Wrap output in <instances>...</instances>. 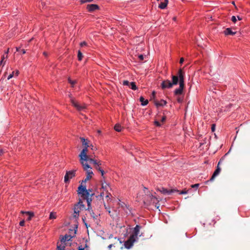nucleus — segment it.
I'll list each match as a JSON object with an SVG mask.
<instances>
[{
	"mask_svg": "<svg viewBox=\"0 0 250 250\" xmlns=\"http://www.w3.org/2000/svg\"><path fill=\"white\" fill-rule=\"evenodd\" d=\"M184 76V72L182 69H180L176 75H172L171 76V83L173 86L179 83V87L174 91V94L176 97V100L179 103H181L183 101V97L182 96V95L185 87Z\"/></svg>",
	"mask_w": 250,
	"mask_h": 250,
	"instance_id": "nucleus-1",
	"label": "nucleus"
},
{
	"mask_svg": "<svg viewBox=\"0 0 250 250\" xmlns=\"http://www.w3.org/2000/svg\"><path fill=\"white\" fill-rule=\"evenodd\" d=\"M89 146H85L79 155L80 158V163L82 164L83 168L85 169L86 168H90V166L88 165L87 162H89L93 164H96V161L92 158V156L87 154L88 152V147Z\"/></svg>",
	"mask_w": 250,
	"mask_h": 250,
	"instance_id": "nucleus-2",
	"label": "nucleus"
},
{
	"mask_svg": "<svg viewBox=\"0 0 250 250\" xmlns=\"http://www.w3.org/2000/svg\"><path fill=\"white\" fill-rule=\"evenodd\" d=\"M78 194L83 199H86L87 203V206L90 207V204L92 202V197L94 195V193H90L89 190H87L85 186L82 185L78 187Z\"/></svg>",
	"mask_w": 250,
	"mask_h": 250,
	"instance_id": "nucleus-3",
	"label": "nucleus"
},
{
	"mask_svg": "<svg viewBox=\"0 0 250 250\" xmlns=\"http://www.w3.org/2000/svg\"><path fill=\"white\" fill-rule=\"evenodd\" d=\"M141 226L136 225L133 229V233L130 236L128 239L125 242V246L126 249H130L133 243L138 239Z\"/></svg>",
	"mask_w": 250,
	"mask_h": 250,
	"instance_id": "nucleus-4",
	"label": "nucleus"
},
{
	"mask_svg": "<svg viewBox=\"0 0 250 250\" xmlns=\"http://www.w3.org/2000/svg\"><path fill=\"white\" fill-rule=\"evenodd\" d=\"M73 237L71 235L68 234H65L64 236H62L61 238V244H59V243L57 244V250H64L66 246V242L71 241Z\"/></svg>",
	"mask_w": 250,
	"mask_h": 250,
	"instance_id": "nucleus-5",
	"label": "nucleus"
},
{
	"mask_svg": "<svg viewBox=\"0 0 250 250\" xmlns=\"http://www.w3.org/2000/svg\"><path fill=\"white\" fill-rule=\"evenodd\" d=\"M72 104L74 106L78 111H82L86 108V105L84 104H81L79 103L76 101L73 98L71 97V95H69Z\"/></svg>",
	"mask_w": 250,
	"mask_h": 250,
	"instance_id": "nucleus-6",
	"label": "nucleus"
},
{
	"mask_svg": "<svg viewBox=\"0 0 250 250\" xmlns=\"http://www.w3.org/2000/svg\"><path fill=\"white\" fill-rule=\"evenodd\" d=\"M224 159V156L222 157L220 161H219L217 168L215 171L214 172L213 175H212L210 179V181H212L214 178L219 174L221 171V168L219 166L221 163V162Z\"/></svg>",
	"mask_w": 250,
	"mask_h": 250,
	"instance_id": "nucleus-7",
	"label": "nucleus"
},
{
	"mask_svg": "<svg viewBox=\"0 0 250 250\" xmlns=\"http://www.w3.org/2000/svg\"><path fill=\"white\" fill-rule=\"evenodd\" d=\"M171 82L169 80H166L163 81L161 83V87L162 89H165L167 88H171L173 87Z\"/></svg>",
	"mask_w": 250,
	"mask_h": 250,
	"instance_id": "nucleus-8",
	"label": "nucleus"
},
{
	"mask_svg": "<svg viewBox=\"0 0 250 250\" xmlns=\"http://www.w3.org/2000/svg\"><path fill=\"white\" fill-rule=\"evenodd\" d=\"M158 190L160 191L162 193L165 195H171L174 192L178 191V190L176 189H173L168 190L163 187L158 188Z\"/></svg>",
	"mask_w": 250,
	"mask_h": 250,
	"instance_id": "nucleus-9",
	"label": "nucleus"
},
{
	"mask_svg": "<svg viewBox=\"0 0 250 250\" xmlns=\"http://www.w3.org/2000/svg\"><path fill=\"white\" fill-rule=\"evenodd\" d=\"M92 167H90V168H86L85 169H83L84 170L86 171V177L85 179L83 180V182L86 183L88 180L90 179L92 175H93V173L92 171L91 170Z\"/></svg>",
	"mask_w": 250,
	"mask_h": 250,
	"instance_id": "nucleus-10",
	"label": "nucleus"
},
{
	"mask_svg": "<svg viewBox=\"0 0 250 250\" xmlns=\"http://www.w3.org/2000/svg\"><path fill=\"white\" fill-rule=\"evenodd\" d=\"M81 210V208H80V205L77 204L75 205L74 207V214L73 217L75 218H78L79 216V213Z\"/></svg>",
	"mask_w": 250,
	"mask_h": 250,
	"instance_id": "nucleus-11",
	"label": "nucleus"
},
{
	"mask_svg": "<svg viewBox=\"0 0 250 250\" xmlns=\"http://www.w3.org/2000/svg\"><path fill=\"white\" fill-rule=\"evenodd\" d=\"M86 8L89 12H92L96 10H98L99 6L97 4H90L87 5Z\"/></svg>",
	"mask_w": 250,
	"mask_h": 250,
	"instance_id": "nucleus-12",
	"label": "nucleus"
},
{
	"mask_svg": "<svg viewBox=\"0 0 250 250\" xmlns=\"http://www.w3.org/2000/svg\"><path fill=\"white\" fill-rule=\"evenodd\" d=\"M114 239L115 242L114 243V244H111L108 246L109 249H111L112 247H115L116 246H118L119 245H120L122 243V242L119 239H117L116 237H115Z\"/></svg>",
	"mask_w": 250,
	"mask_h": 250,
	"instance_id": "nucleus-13",
	"label": "nucleus"
},
{
	"mask_svg": "<svg viewBox=\"0 0 250 250\" xmlns=\"http://www.w3.org/2000/svg\"><path fill=\"white\" fill-rule=\"evenodd\" d=\"M87 210H88L89 214L91 218H92L94 220L97 219L98 216L94 213L93 210H92L91 207L89 208L88 207Z\"/></svg>",
	"mask_w": 250,
	"mask_h": 250,
	"instance_id": "nucleus-14",
	"label": "nucleus"
},
{
	"mask_svg": "<svg viewBox=\"0 0 250 250\" xmlns=\"http://www.w3.org/2000/svg\"><path fill=\"white\" fill-rule=\"evenodd\" d=\"M167 103L166 101H165L164 100H161L160 102H159L157 100L154 101V104H155V105L157 107L166 105L167 104Z\"/></svg>",
	"mask_w": 250,
	"mask_h": 250,
	"instance_id": "nucleus-15",
	"label": "nucleus"
},
{
	"mask_svg": "<svg viewBox=\"0 0 250 250\" xmlns=\"http://www.w3.org/2000/svg\"><path fill=\"white\" fill-rule=\"evenodd\" d=\"M225 35H234L236 34L235 32L232 31L231 29L230 28H227L224 31Z\"/></svg>",
	"mask_w": 250,
	"mask_h": 250,
	"instance_id": "nucleus-16",
	"label": "nucleus"
},
{
	"mask_svg": "<svg viewBox=\"0 0 250 250\" xmlns=\"http://www.w3.org/2000/svg\"><path fill=\"white\" fill-rule=\"evenodd\" d=\"M168 3V0H164L163 2H161L160 4L159 5V8L162 9H165Z\"/></svg>",
	"mask_w": 250,
	"mask_h": 250,
	"instance_id": "nucleus-17",
	"label": "nucleus"
},
{
	"mask_svg": "<svg viewBox=\"0 0 250 250\" xmlns=\"http://www.w3.org/2000/svg\"><path fill=\"white\" fill-rule=\"evenodd\" d=\"M19 74V72L18 70H17L16 72L13 71L11 74H10L7 77V80H9L14 76H18Z\"/></svg>",
	"mask_w": 250,
	"mask_h": 250,
	"instance_id": "nucleus-18",
	"label": "nucleus"
},
{
	"mask_svg": "<svg viewBox=\"0 0 250 250\" xmlns=\"http://www.w3.org/2000/svg\"><path fill=\"white\" fill-rule=\"evenodd\" d=\"M21 212L23 214L25 213L26 214H27L28 216V218H27V219L28 220H30L31 219V218L34 216V213H33V212H32L21 211Z\"/></svg>",
	"mask_w": 250,
	"mask_h": 250,
	"instance_id": "nucleus-19",
	"label": "nucleus"
},
{
	"mask_svg": "<svg viewBox=\"0 0 250 250\" xmlns=\"http://www.w3.org/2000/svg\"><path fill=\"white\" fill-rule=\"evenodd\" d=\"M140 101L141 102V105L143 106H145L148 103V101L147 100H145L143 97H141L140 98Z\"/></svg>",
	"mask_w": 250,
	"mask_h": 250,
	"instance_id": "nucleus-20",
	"label": "nucleus"
},
{
	"mask_svg": "<svg viewBox=\"0 0 250 250\" xmlns=\"http://www.w3.org/2000/svg\"><path fill=\"white\" fill-rule=\"evenodd\" d=\"M76 170L68 171V173L70 179H72L75 176Z\"/></svg>",
	"mask_w": 250,
	"mask_h": 250,
	"instance_id": "nucleus-21",
	"label": "nucleus"
},
{
	"mask_svg": "<svg viewBox=\"0 0 250 250\" xmlns=\"http://www.w3.org/2000/svg\"><path fill=\"white\" fill-rule=\"evenodd\" d=\"M122 128V127L121 125L119 124H116V125H115L114 126V129L116 131H118V132L121 131Z\"/></svg>",
	"mask_w": 250,
	"mask_h": 250,
	"instance_id": "nucleus-22",
	"label": "nucleus"
},
{
	"mask_svg": "<svg viewBox=\"0 0 250 250\" xmlns=\"http://www.w3.org/2000/svg\"><path fill=\"white\" fill-rule=\"evenodd\" d=\"M93 165H94L96 169H97L99 171L101 170V168L100 167V166L101 165V163L100 161L98 162L96 161V164H93Z\"/></svg>",
	"mask_w": 250,
	"mask_h": 250,
	"instance_id": "nucleus-23",
	"label": "nucleus"
},
{
	"mask_svg": "<svg viewBox=\"0 0 250 250\" xmlns=\"http://www.w3.org/2000/svg\"><path fill=\"white\" fill-rule=\"evenodd\" d=\"M77 204L80 205V208H81V210H83L85 208V206L84 204H83V201L81 200V199L79 200V201Z\"/></svg>",
	"mask_w": 250,
	"mask_h": 250,
	"instance_id": "nucleus-24",
	"label": "nucleus"
},
{
	"mask_svg": "<svg viewBox=\"0 0 250 250\" xmlns=\"http://www.w3.org/2000/svg\"><path fill=\"white\" fill-rule=\"evenodd\" d=\"M69 180H70V178L68 175V171H67L64 176V181L65 183H67L69 182Z\"/></svg>",
	"mask_w": 250,
	"mask_h": 250,
	"instance_id": "nucleus-25",
	"label": "nucleus"
},
{
	"mask_svg": "<svg viewBox=\"0 0 250 250\" xmlns=\"http://www.w3.org/2000/svg\"><path fill=\"white\" fill-rule=\"evenodd\" d=\"M7 58V55H6L5 57L4 55H3L2 57H1V60L0 62V65L2 64V66H3L5 63V61L4 62V60L5 58Z\"/></svg>",
	"mask_w": 250,
	"mask_h": 250,
	"instance_id": "nucleus-26",
	"label": "nucleus"
},
{
	"mask_svg": "<svg viewBox=\"0 0 250 250\" xmlns=\"http://www.w3.org/2000/svg\"><path fill=\"white\" fill-rule=\"evenodd\" d=\"M80 139L81 140V141L82 142V144L83 146H88L86 140L84 138L81 137Z\"/></svg>",
	"mask_w": 250,
	"mask_h": 250,
	"instance_id": "nucleus-27",
	"label": "nucleus"
},
{
	"mask_svg": "<svg viewBox=\"0 0 250 250\" xmlns=\"http://www.w3.org/2000/svg\"><path fill=\"white\" fill-rule=\"evenodd\" d=\"M130 86L131 87V88L133 90H136L137 89V87L136 85L135 82H131Z\"/></svg>",
	"mask_w": 250,
	"mask_h": 250,
	"instance_id": "nucleus-28",
	"label": "nucleus"
},
{
	"mask_svg": "<svg viewBox=\"0 0 250 250\" xmlns=\"http://www.w3.org/2000/svg\"><path fill=\"white\" fill-rule=\"evenodd\" d=\"M7 74V72H5L2 78L0 80V84H3L4 81L5 80V78L6 77V75Z\"/></svg>",
	"mask_w": 250,
	"mask_h": 250,
	"instance_id": "nucleus-29",
	"label": "nucleus"
},
{
	"mask_svg": "<svg viewBox=\"0 0 250 250\" xmlns=\"http://www.w3.org/2000/svg\"><path fill=\"white\" fill-rule=\"evenodd\" d=\"M56 218V213L52 212L50 213L49 219H55Z\"/></svg>",
	"mask_w": 250,
	"mask_h": 250,
	"instance_id": "nucleus-30",
	"label": "nucleus"
},
{
	"mask_svg": "<svg viewBox=\"0 0 250 250\" xmlns=\"http://www.w3.org/2000/svg\"><path fill=\"white\" fill-rule=\"evenodd\" d=\"M83 54L81 53V52L79 50L78 53V58L79 61H81L83 58Z\"/></svg>",
	"mask_w": 250,
	"mask_h": 250,
	"instance_id": "nucleus-31",
	"label": "nucleus"
},
{
	"mask_svg": "<svg viewBox=\"0 0 250 250\" xmlns=\"http://www.w3.org/2000/svg\"><path fill=\"white\" fill-rule=\"evenodd\" d=\"M104 207H105V208L106 209V210L108 211V212L109 214L110 215V216L112 217H114V214L111 213V210H110L109 207H107L105 206V205H104Z\"/></svg>",
	"mask_w": 250,
	"mask_h": 250,
	"instance_id": "nucleus-32",
	"label": "nucleus"
},
{
	"mask_svg": "<svg viewBox=\"0 0 250 250\" xmlns=\"http://www.w3.org/2000/svg\"><path fill=\"white\" fill-rule=\"evenodd\" d=\"M123 84L124 85H127V86H130V83H129V81H128L127 80H125L123 81Z\"/></svg>",
	"mask_w": 250,
	"mask_h": 250,
	"instance_id": "nucleus-33",
	"label": "nucleus"
},
{
	"mask_svg": "<svg viewBox=\"0 0 250 250\" xmlns=\"http://www.w3.org/2000/svg\"><path fill=\"white\" fill-rule=\"evenodd\" d=\"M149 197H150V199H151V202H152L153 203H154V202H155V201H154V200H155V199H157L156 198V197H155V196H154L153 195H149Z\"/></svg>",
	"mask_w": 250,
	"mask_h": 250,
	"instance_id": "nucleus-34",
	"label": "nucleus"
},
{
	"mask_svg": "<svg viewBox=\"0 0 250 250\" xmlns=\"http://www.w3.org/2000/svg\"><path fill=\"white\" fill-rule=\"evenodd\" d=\"M231 20L234 23H235L237 21V19H236L235 16H233L231 17Z\"/></svg>",
	"mask_w": 250,
	"mask_h": 250,
	"instance_id": "nucleus-35",
	"label": "nucleus"
},
{
	"mask_svg": "<svg viewBox=\"0 0 250 250\" xmlns=\"http://www.w3.org/2000/svg\"><path fill=\"white\" fill-rule=\"evenodd\" d=\"M93 0H81V3H84L87 2H92Z\"/></svg>",
	"mask_w": 250,
	"mask_h": 250,
	"instance_id": "nucleus-36",
	"label": "nucleus"
},
{
	"mask_svg": "<svg viewBox=\"0 0 250 250\" xmlns=\"http://www.w3.org/2000/svg\"><path fill=\"white\" fill-rule=\"evenodd\" d=\"M156 93L155 91H153L152 93V95L151 96V100L154 99L155 97Z\"/></svg>",
	"mask_w": 250,
	"mask_h": 250,
	"instance_id": "nucleus-37",
	"label": "nucleus"
},
{
	"mask_svg": "<svg viewBox=\"0 0 250 250\" xmlns=\"http://www.w3.org/2000/svg\"><path fill=\"white\" fill-rule=\"evenodd\" d=\"M80 45L81 47H83L84 46H86L87 43L85 42H83L80 43Z\"/></svg>",
	"mask_w": 250,
	"mask_h": 250,
	"instance_id": "nucleus-38",
	"label": "nucleus"
},
{
	"mask_svg": "<svg viewBox=\"0 0 250 250\" xmlns=\"http://www.w3.org/2000/svg\"><path fill=\"white\" fill-rule=\"evenodd\" d=\"M199 186V184H194V185H192L191 186V187L192 188H197Z\"/></svg>",
	"mask_w": 250,
	"mask_h": 250,
	"instance_id": "nucleus-39",
	"label": "nucleus"
},
{
	"mask_svg": "<svg viewBox=\"0 0 250 250\" xmlns=\"http://www.w3.org/2000/svg\"><path fill=\"white\" fill-rule=\"evenodd\" d=\"M138 57H139V60L140 61H143L144 60V56L143 55H139Z\"/></svg>",
	"mask_w": 250,
	"mask_h": 250,
	"instance_id": "nucleus-40",
	"label": "nucleus"
},
{
	"mask_svg": "<svg viewBox=\"0 0 250 250\" xmlns=\"http://www.w3.org/2000/svg\"><path fill=\"white\" fill-rule=\"evenodd\" d=\"M68 81H69V82L72 84V86L75 83V81H72L70 79H69Z\"/></svg>",
	"mask_w": 250,
	"mask_h": 250,
	"instance_id": "nucleus-41",
	"label": "nucleus"
},
{
	"mask_svg": "<svg viewBox=\"0 0 250 250\" xmlns=\"http://www.w3.org/2000/svg\"><path fill=\"white\" fill-rule=\"evenodd\" d=\"M154 123H155V125L158 126H160L161 125L160 123L158 121H155Z\"/></svg>",
	"mask_w": 250,
	"mask_h": 250,
	"instance_id": "nucleus-42",
	"label": "nucleus"
},
{
	"mask_svg": "<svg viewBox=\"0 0 250 250\" xmlns=\"http://www.w3.org/2000/svg\"><path fill=\"white\" fill-rule=\"evenodd\" d=\"M187 193V190H182L180 193V194H186Z\"/></svg>",
	"mask_w": 250,
	"mask_h": 250,
	"instance_id": "nucleus-43",
	"label": "nucleus"
},
{
	"mask_svg": "<svg viewBox=\"0 0 250 250\" xmlns=\"http://www.w3.org/2000/svg\"><path fill=\"white\" fill-rule=\"evenodd\" d=\"M24 225V221L22 220L20 222V225L21 226H23Z\"/></svg>",
	"mask_w": 250,
	"mask_h": 250,
	"instance_id": "nucleus-44",
	"label": "nucleus"
},
{
	"mask_svg": "<svg viewBox=\"0 0 250 250\" xmlns=\"http://www.w3.org/2000/svg\"><path fill=\"white\" fill-rule=\"evenodd\" d=\"M99 171L101 172L102 176H104V170L101 169V170H100Z\"/></svg>",
	"mask_w": 250,
	"mask_h": 250,
	"instance_id": "nucleus-45",
	"label": "nucleus"
},
{
	"mask_svg": "<svg viewBox=\"0 0 250 250\" xmlns=\"http://www.w3.org/2000/svg\"><path fill=\"white\" fill-rule=\"evenodd\" d=\"M184 58H181L180 59V63L181 64H182V63H183V62H184Z\"/></svg>",
	"mask_w": 250,
	"mask_h": 250,
	"instance_id": "nucleus-46",
	"label": "nucleus"
},
{
	"mask_svg": "<svg viewBox=\"0 0 250 250\" xmlns=\"http://www.w3.org/2000/svg\"><path fill=\"white\" fill-rule=\"evenodd\" d=\"M166 117L165 116H163L162 117V119H161V122H164L165 121V120H166Z\"/></svg>",
	"mask_w": 250,
	"mask_h": 250,
	"instance_id": "nucleus-47",
	"label": "nucleus"
},
{
	"mask_svg": "<svg viewBox=\"0 0 250 250\" xmlns=\"http://www.w3.org/2000/svg\"><path fill=\"white\" fill-rule=\"evenodd\" d=\"M211 129H212V131H214V130H215V125H212Z\"/></svg>",
	"mask_w": 250,
	"mask_h": 250,
	"instance_id": "nucleus-48",
	"label": "nucleus"
},
{
	"mask_svg": "<svg viewBox=\"0 0 250 250\" xmlns=\"http://www.w3.org/2000/svg\"><path fill=\"white\" fill-rule=\"evenodd\" d=\"M79 250H84V248H82V246H79L78 248Z\"/></svg>",
	"mask_w": 250,
	"mask_h": 250,
	"instance_id": "nucleus-49",
	"label": "nucleus"
},
{
	"mask_svg": "<svg viewBox=\"0 0 250 250\" xmlns=\"http://www.w3.org/2000/svg\"><path fill=\"white\" fill-rule=\"evenodd\" d=\"M3 154V150L1 149H0V155H1Z\"/></svg>",
	"mask_w": 250,
	"mask_h": 250,
	"instance_id": "nucleus-50",
	"label": "nucleus"
},
{
	"mask_svg": "<svg viewBox=\"0 0 250 250\" xmlns=\"http://www.w3.org/2000/svg\"><path fill=\"white\" fill-rule=\"evenodd\" d=\"M237 19H238V20H239V21H241V20H242V17H240V16H237Z\"/></svg>",
	"mask_w": 250,
	"mask_h": 250,
	"instance_id": "nucleus-51",
	"label": "nucleus"
},
{
	"mask_svg": "<svg viewBox=\"0 0 250 250\" xmlns=\"http://www.w3.org/2000/svg\"><path fill=\"white\" fill-rule=\"evenodd\" d=\"M21 51H22V53L23 54H25V52H25V50L24 49H22V50H21Z\"/></svg>",
	"mask_w": 250,
	"mask_h": 250,
	"instance_id": "nucleus-52",
	"label": "nucleus"
},
{
	"mask_svg": "<svg viewBox=\"0 0 250 250\" xmlns=\"http://www.w3.org/2000/svg\"><path fill=\"white\" fill-rule=\"evenodd\" d=\"M43 55L45 56H47V54L46 52H43Z\"/></svg>",
	"mask_w": 250,
	"mask_h": 250,
	"instance_id": "nucleus-53",
	"label": "nucleus"
},
{
	"mask_svg": "<svg viewBox=\"0 0 250 250\" xmlns=\"http://www.w3.org/2000/svg\"><path fill=\"white\" fill-rule=\"evenodd\" d=\"M16 50H17V51H20V48L17 47V48H16Z\"/></svg>",
	"mask_w": 250,
	"mask_h": 250,
	"instance_id": "nucleus-54",
	"label": "nucleus"
},
{
	"mask_svg": "<svg viewBox=\"0 0 250 250\" xmlns=\"http://www.w3.org/2000/svg\"><path fill=\"white\" fill-rule=\"evenodd\" d=\"M87 190H89V191L90 192V193H93V192H92V189H87Z\"/></svg>",
	"mask_w": 250,
	"mask_h": 250,
	"instance_id": "nucleus-55",
	"label": "nucleus"
},
{
	"mask_svg": "<svg viewBox=\"0 0 250 250\" xmlns=\"http://www.w3.org/2000/svg\"><path fill=\"white\" fill-rule=\"evenodd\" d=\"M90 147H91V149L92 150H93V149H94V148H93V146L91 145V146H90Z\"/></svg>",
	"mask_w": 250,
	"mask_h": 250,
	"instance_id": "nucleus-56",
	"label": "nucleus"
},
{
	"mask_svg": "<svg viewBox=\"0 0 250 250\" xmlns=\"http://www.w3.org/2000/svg\"><path fill=\"white\" fill-rule=\"evenodd\" d=\"M8 51H9V49H7V51H6V52H5V54H8Z\"/></svg>",
	"mask_w": 250,
	"mask_h": 250,
	"instance_id": "nucleus-57",
	"label": "nucleus"
},
{
	"mask_svg": "<svg viewBox=\"0 0 250 250\" xmlns=\"http://www.w3.org/2000/svg\"><path fill=\"white\" fill-rule=\"evenodd\" d=\"M123 205H125H125L124 203H123V204H122L121 206H122V207H123Z\"/></svg>",
	"mask_w": 250,
	"mask_h": 250,
	"instance_id": "nucleus-58",
	"label": "nucleus"
},
{
	"mask_svg": "<svg viewBox=\"0 0 250 250\" xmlns=\"http://www.w3.org/2000/svg\"><path fill=\"white\" fill-rule=\"evenodd\" d=\"M98 132L100 134V133H101V131H100V130H98Z\"/></svg>",
	"mask_w": 250,
	"mask_h": 250,
	"instance_id": "nucleus-59",
	"label": "nucleus"
},
{
	"mask_svg": "<svg viewBox=\"0 0 250 250\" xmlns=\"http://www.w3.org/2000/svg\"><path fill=\"white\" fill-rule=\"evenodd\" d=\"M85 225L86 228H88L87 225L86 223L85 224Z\"/></svg>",
	"mask_w": 250,
	"mask_h": 250,
	"instance_id": "nucleus-60",
	"label": "nucleus"
},
{
	"mask_svg": "<svg viewBox=\"0 0 250 250\" xmlns=\"http://www.w3.org/2000/svg\"><path fill=\"white\" fill-rule=\"evenodd\" d=\"M76 231H77V230H75V232H74V233H75V234H76Z\"/></svg>",
	"mask_w": 250,
	"mask_h": 250,
	"instance_id": "nucleus-61",
	"label": "nucleus"
},
{
	"mask_svg": "<svg viewBox=\"0 0 250 250\" xmlns=\"http://www.w3.org/2000/svg\"><path fill=\"white\" fill-rule=\"evenodd\" d=\"M173 19H174V20H175L176 18H175V17H174V18H173Z\"/></svg>",
	"mask_w": 250,
	"mask_h": 250,
	"instance_id": "nucleus-62",
	"label": "nucleus"
},
{
	"mask_svg": "<svg viewBox=\"0 0 250 250\" xmlns=\"http://www.w3.org/2000/svg\"><path fill=\"white\" fill-rule=\"evenodd\" d=\"M106 197H109V196H108V195H107V196H106Z\"/></svg>",
	"mask_w": 250,
	"mask_h": 250,
	"instance_id": "nucleus-63",
	"label": "nucleus"
}]
</instances>
